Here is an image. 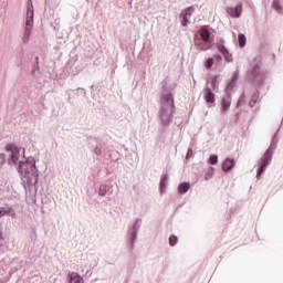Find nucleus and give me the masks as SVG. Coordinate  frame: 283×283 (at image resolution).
Returning <instances> with one entry per match:
<instances>
[{
	"label": "nucleus",
	"instance_id": "ddd939ff",
	"mask_svg": "<svg viewBox=\"0 0 283 283\" xmlns=\"http://www.w3.org/2000/svg\"><path fill=\"white\" fill-rule=\"evenodd\" d=\"M206 101L207 103H216V95H213L210 88L207 90Z\"/></svg>",
	"mask_w": 283,
	"mask_h": 283
},
{
	"label": "nucleus",
	"instance_id": "4be33fe9",
	"mask_svg": "<svg viewBox=\"0 0 283 283\" xmlns=\"http://www.w3.org/2000/svg\"><path fill=\"white\" fill-rule=\"evenodd\" d=\"M165 99L171 105V107H174V95L168 94L166 95Z\"/></svg>",
	"mask_w": 283,
	"mask_h": 283
},
{
	"label": "nucleus",
	"instance_id": "6e6552de",
	"mask_svg": "<svg viewBox=\"0 0 283 283\" xmlns=\"http://www.w3.org/2000/svg\"><path fill=\"white\" fill-rule=\"evenodd\" d=\"M228 13L230 14V17L238 19V17L242 14V6L238 4L234 9L233 8L228 9Z\"/></svg>",
	"mask_w": 283,
	"mask_h": 283
},
{
	"label": "nucleus",
	"instance_id": "dca6fc26",
	"mask_svg": "<svg viewBox=\"0 0 283 283\" xmlns=\"http://www.w3.org/2000/svg\"><path fill=\"white\" fill-rule=\"evenodd\" d=\"M6 214L14 217V212H12V209L4 210L3 208H0V218H3V216Z\"/></svg>",
	"mask_w": 283,
	"mask_h": 283
},
{
	"label": "nucleus",
	"instance_id": "f3484780",
	"mask_svg": "<svg viewBox=\"0 0 283 283\" xmlns=\"http://www.w3.org/2000/svg\"><path fill=\"white\" fill-rule=\"evenodd\" d=\"M239 45L240 48H244V45H247V36H244V34H239Z\"/></svg>",
	"mask_w": 283,
	"mask_h": 283
},
{
	"label": "nucleus",
	"instance_id": "5701e85b",
	"mask_svg": "<svg viewBox=\"0 0 283 283\" xmlns=\"http://www.w3.org/2000/svg\"><path fill=\"white\" fill-rule=\"evenodd\" d=\"M213 177V168H209L206 176H205V179L206 180H209V178H212Z\"/></svg>",
	"mask_w": 283,
	"mask_h": 283
},
{
	"label": "nucleus",
	"instance_id": "39448f33",
	"mask_svg": "<svg viewBox=\"0 0 283 283\" xmlns=\"http://www.w3.org/2000/svg\"><path fill=\"white\" fill-rule=\"evenodd\" d=\"M6 149H7V151H11L12 163H14V164L19 163V158H20L19 154H20L21 150L17 146H14L13 144L7 145Z\"/></svg>",
	"mask_w": 283,
	"mask_h": 283
},
{
	"label": "nucleus",
	"instance_id": "2eb2a0df",
	"mask_svg": "<svg viewBox=\"0 0 283 283\" xmlns=\"http://www.w3.org/2000/svg\"><path fill=\"white\" fill-rule=\"evenodd\" d=\"M272 8L276 10V12H282V3H280V0H274L272 3Z\"/></svg>",
	"mask_w": 283,
	"mask_h": 283
},
{
	"label": "nucleus",
	"instance_id": "6ab92c4d",
	"mask_svg": "<svg viewBox=\"0 0 283 283\" xmlns=\"http://www.w3.org/2000/svg\"><path fill=\"white\" fill-rule=\"evenodd\" d=\"M210 165H218V155H211L209 157Z\"/></svg>",
	"mask_w": 283,
	"mask_h": 283
},
{
	"label": "nucleus",
	"instance_id": "423d86ee",
	"mask_svg": "<svg viewBox=\"0 0 283 283\" xmlns=\"http://www.w3.org/2000/svg\"><path fill=\"white\" fill-rule=\"evenodd\" d=\"M270 163H271V155L266 153L262 159L261 167L258 171V176H262V174H264V170L266 169V167H269Z\"/></svg>",
	"mask_w": 283,
	"mask_h": 283
},
{
	"label": "nucleus",
	"instance_id": "9b49d317",
	"mask_svg": "<svg viewBox=\"0 0 283 283\" xmlns=\"http://www.w3.org/2000/svg\"><path fill=\"white\" fill-rule=\"evenodd\" d=\"M69 283H85L83 277H81L76 272L69 274Z\"/></svg>",
	"mask_w": 283,
	"mask_h": 283
},
{
	"label": "nucleus",
	"instance_id": "412c9836",
	"mask_svg": "<svg viewBox=\"0 0 283 283\" xmlns=\"http://www.w3.org/2000/svg\"><path fill=\"white\" fill-rule=\"evenodd\" d=\"M176 242H178V237L171 235V237L169 238V244H170V247H176Z\"/></svg>",
	"mask_w": 283,
	"mask_h": 283
},
{
	"label": "nucleus",
	"instance_id": "f257e3e1",
	"mask_svg": "<svg viewBox=\"0 0 283 283\" xmlns=\"http://www.w3.org/2000/svg\"><path fill=\"white\" fill-rule=\"evenodd\" d=\"M36 168V163L34 159H28L27 161H20L18 171L21 175L24 182H32V177L34 176V169Z\"/></svg>",
	"mask_w": 283,
	"mask_h": 283
},
{
	"label": "nucleus",
	"instance_id": "b1692460",
	"mask_svg": "<svg viewBox=\"0 0 283 283\" xmlns=\"http://www.w3.org/2000/svg\"><path fill=\"white\" fill-rule=\"evenodd\" d=\"M216 59H220V55H217Z\"/></svg>",
	"mask_w": 283,
	"mask_h": 283
},
{
	"label": "nucleus",
	"instance_id": "f03ea898",
	"mask_svg": "<svg viewBox=\"0 0 283 283\" xmlns=\"http://www.w3.org/2000/svg\"><path fill=\"white\" fill-rule=\"evenodd\" d=\"M33 23H34V7L32 6V0H30V3L28 4V10H27L25 30L22 39L23 43H28V41H30Z\"/></svg>",
	"mask_w": 283,
	"mask_h": 283
},
{
	"label": "nucleus",
	"instance_id": "f8f14e48",
	"mask_svg": "<svg viewBox=\"0 0 283 283\" xmlns=\"http://www.w3.org/2000/svg\"><path fill=\"white\" fill-rule=\"evenodd\" d=\"M191 185H189V182H182L179 185L178 187V191L179 193H187V191H189Z\"/></svg>",
	"mask_w": 283,
	"mask_h": 283
},
{
	"label": "nucleus",
	"instance_id": "aec40b11",
	"mask_svg": "<svg viewBox=\"0 0 283 283\" xmlns=\"http://www.w3.org/2000/svg\"><path fill=\"white\" fill-rule=\"evenodd\" d=\"M167 187V176L161 177L160 179V189H165Z\"/></svg>",
	"mask_w": 283,
	"mask_h": 283
},
{
	"label": "nucleus",
	"instance_id": "1a4fd4ad",
	"mask_svg": "<svg viewBox=\"0 0 283 283\" xmlns=\"http://www.w3.org/2000/svg\"><path fill=\"white\" fill-rule=\"evenodd\" d=\"M233 167H235V160H233L231 158H227L223 163L222 169H223V171H231V169H233Z\"/></svg>",
	"mask_w": 283,
	"mask_h": 283
},
{
	"label": "nucleus",
	"instance_id": "0eeeda50",
	"mask_svg": "<svg viewBox=\"0 0 283 283\" xmlns=\"http://www.w3.org/2000/svg\"><path fill=\"white\" fill-rule=\"evenodd\" d=\"M217 50L222 54V56H224L228 63H231V61H233V57L231 56V54L229 53V50H227L224 45L218 44Z\"/></svg>",
	"mask_w": 283,
	"mask_h": 283
},
{
	"label": "nucleus",
	"instance_id": "7ed1b4c3",
	"mask_svg": "<svg viewBox=\"0 0 283 283\" xmlns=\"http://www.w3.org/2000/svg\"><path fill=\"white\" fill-rule=\"evenodd\" d=\"M266 71L260 70V66H255L253 71L251 72V80L253 83H256L260 85L261 83H264V80L266 78Z\"/></svg>",
	"mask_w": 283,
	"mask_h": 283
},
{
	"label": "nucleus",
	"instance_id": "9d476101",
	"mask_svg": "<svg viewBox=\"0 0 283 283\" xmlns=\"http://www.w3.org/2000/svg\"><path fill=\"white\" fill-rule=\"evenodd\" d=\"M199 34H200V38L201 40L205 42V43H209V39L211 38V32H209V30L202 28L199 30Z\"/></svg>",
	"mask_w": 283,
	"mask_h": 283
},
{
	"label": "nucleus",
	"instance_id": "4468645a",
	"mask_svg": "<svg viewBox=\"0 0 283 283\" xmlns=\"http://www.w3.org/2000/svg\"><path fill=\"white\" fill-rule=\"evenodd\" d=\"M222 109H223V112H229V107H231V99H229V98H224L223 101H222Z\"/></svg>",
	"mask_w": 283,
	"mask_h": 283
},
{
	"label": "nucleus",
	"instance_id": "20e7f679",
	"mask_svg": "<svg viewBox=\"0 0 283 283\" xmlns=\"http://www.w3.org/2000/svg\"><path fill=\"white\" fill-rule=\"evenodd\" d=\"M193 7H189L181 11L180 19H181V25L187 27L189 23V19H191V14H193Z\"/></svg>",
	"mask_w": 283,
	"mask_h": 283
},
{
	"label": "nucleus",
	"instance_id": "a211bd4d",
	"mask_svg": "<svg viewBox=\"0 0 283 283\" xmlns=\"http://www.w3.org/2000/svg\"><path fill=\"white\" fill-rule=\"evenodd\" d=\"M213 57H209L207 61H206V69L207 70H211V67H213Z\"/></svg>",
	"mask_w": 283,
	"mask_h": 283
},
{
	"label": "nucleus",
	"instance_id": "393cba45",
	"mask_svg": "<svg viewBox=\"0 0 283 283\" xmlns=\"http://www.w3.org/2000/svg\"><path fill=\"white\" fill-rule=\"evenodd\" d=\"M189 154H191V150H188V156H189Z\"/></svg>",
	"mask_w": 283,
	"mask_h": 283
}]
</instances>
